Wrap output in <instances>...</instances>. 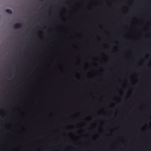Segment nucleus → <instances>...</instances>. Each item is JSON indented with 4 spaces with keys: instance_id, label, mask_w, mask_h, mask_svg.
<instances>
[{
    "instance_id": "f257e3e1",
    "label": "nucleus",
    "mask_w": 151,
    "mask_h": 151,
    "mask_svg": "<svg viewBox=\"0 0 151 151\" xmlns=\"http://www.w3.org/2000/svg\"><path fill=\"white\" fill-rule=\"evenodd\" d=\"M22 27V25L20 23H17L14 25V28L15 29H17Z\"/></svg>"
},
{
    "instance_id": "f03ea898",
    "label": "nucleus",
    "mask_w": 151,
    "mask_h": 151,
    "mask_svg": "<svg viewBox=\"0 0 151 151\" xmlns=\"http://www.w3.org/2000/svg\"><path fill=\"white\" fill-rule=\"evenodd\" d=\"M6 12L9 14H12V11L10 9H8L6 10Z\"/></svg>"
}]
</instances>
